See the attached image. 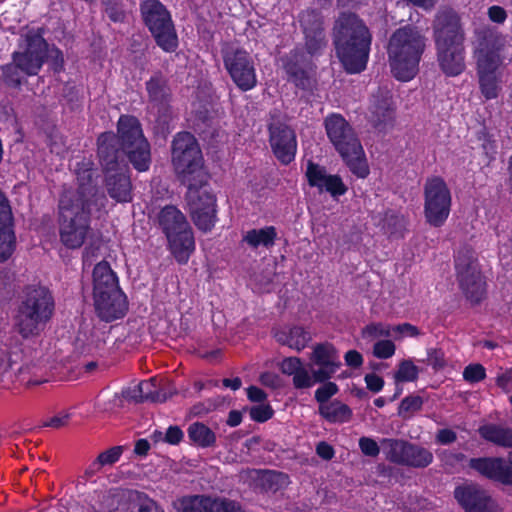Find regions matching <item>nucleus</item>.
I'll return each instance as SVG.
<instances>
[{"label":"nucleus","mask_w":512,"mask_h":512,"mask_svg":"<svg viewBox=\"0 0 512 512\" xmlns=\"http://www.w3.org/2000/svg\"><path fill=\"white\" fill-rule=\"evenodd\" d=\"M120 144L130 162L138 171L150 166V146L145 139L139 121L133 116L123 115L118 120V139L111 132L98 138V155L106 175V187L111 198L118 202L132 200L131 182L125 165L118 162Z\"/></svg>","instance_id":"1"},{"label":"nucleus","mask_w":512,"mask_h":512,"mask_svg":"<svg viewBox=\"0 0 512 512\" xmlns=\"http://www.w3.org/2000/svg\"><path fill=\"white\" fill-rule=\"evenodd\" d=\"M93 169L84 161L76 169L78 188L64 190L59 201V235L68 249L80 248L92 235L90 217L105 204L104 195L98 194L93 184Z\"/></svg>","instance_id":"2"},{"label":"nucleus","mask_w":512,"mask_h":512,"mask_svg":"<svg viewBox=\"0 0 512 512\" xmlns=\"http://www.w3.org/2000/svg\"><path fill=\"white\" fill-rule=\"evenodd\" d=\"M336 54L348 73L366 68L371 35L365 24L354 14H342L334 28Z\"/></svg>","instance_id":"3"},{"label":"nucleus","mask_w":512,"mask_h":512,"mask_svg":"<svg viewBox=\"0 0 512 512\" xmlns=\"http://www.w3.org/2000/svg\"><path fill=\"white\" fill-rule=\"evenodd\" d=\"M433 28L441 70L447 76L461 74L465 69L464 33L458 15L450 9L439 11Z\"/></svg>","instance_id":"4"},{"label":"nucleus","mask_w":512,"mask_h":512,"mask_svg":"<svg viewBox=\"0 0 512 512\" xmlns=\"http://www.w3.org/2000/svg\"><path fill=\"white\" fill-rule=\"evenodd\" d=\"M426 47L425 35L416 27L405 26L390 36L387 54L393 76L403 82L412 80Z\"/></svg>","instance_id":"5"},{"label":"nucleus","mask_w":512,"mask_h":512,"mask_svg":"<svg viewBox=\"0 0 512 512\" xmlns=\"http://www.w3.org/2000/svg\"><path fill=\"white\" fill-rule=\"evenodd\" d=\"M93 301L97 316L105 322L122 318L128 308L117 276L105 261L93 270Z\"/></svg>","instance_id":"6"},{"label":"nucleus","mask_w":512,"mask_h":512,"mask_svg":"<svg viewBox=\"0 0 512 512\" xmlns=\"http://www.w3.org/2000/svg\"><path fill=\"white\" fill-rule=\"evenodd\" d=\"M325 129L351 173L358 178H366L370 172L367 158L350 124L340 114H331L325 119Z\"/></svg>","instance_id":"7"},{"label":"nucleus","mask_w":512,"mask_h":512,"mask_svg":"<svg viewBox=\"0 0 512 512\" xmlns=\"http://www.w3.org/2000/svg\"><path fill=\"white\" fill-rule=\"evenodd\" d=\"M504 40L492 32L479 35L475 42L474 57L482 94L486 99H494L499 92L500 76L497 73L502 63L500 51Z\"/></svg>","instance_id":"8"},{"label":"nucleus","mask_w":512,"mask_h":512,"mask_svg":"<svg viewBox=\"0 0 512 512\" xmlns=\"http://www.w3.org/2000/svg\"><path fill=\"white\" fill-rule=\"evenodd\" d=\"M53 309V298L46 287H29L18 313L17 325L21 335H37L52 316Z\"/></svg>","instance_id":"9"},{"label":"nucleus","mask_w":512,"mask_h":512,"mask_svg":"<svg viewBox=\"0 0 512 512\" xmlns=\"http://www.w3.org/2000/svg\"><path fill=\"white\" fill-rule=\"evenodd\" d=\"M158 223L177 262L187 263L195 249V241L183 213L175 206H165L158 214Z\"/></svg>","instance_id":"10"},{"label":"nucleus","mask_w":512,"mask_h":512,"mask_svg":"<svg viewBox=\"0 0 512 512\" xmlns=\"http://www.w3.org/2000/svg\"><path fill=\"white\" fill-rule=\"evenodd\" d=\"M172 163L183 184L205 183L209 175L203 167L201 150L194 136L178 133L172 144Z\"/></svg>","instance_id":"11"},{"label":"nucleus","mask_w":512,"mask_h":512,"mask_svg":"<svg viewBox=\"0 0 512 512\" xmlns=\"http://www.w3.org/2000/svg\"><path fill=\"white\" fill-rule=\"evenodd\" d=\"M141 14L156 43L166 52H173L178 46L175 28L165 6L159 0H143Z\"/></svg>","instance_id":"12"},{"label":"nucleus","mask_w":512,"mask_h":512,"mask_svg":"<svg viewBox=\"0 0 512 512\" xmlns=\"http://www.w3.org/2000/svg\"><path fill=\"white\" fill-rule=\"evenodd\" d=\"M187 186V206L194 224L198 229L210 231L216 222V197L212 193L208 181L192 182Z\"/></svg>","instance_id":"13"},{"label":"nucleus","mask_w":512,"mask_h":512,"mask_svg":"<svg viewBox=\"0 0 512 512\" xmlns=\"http://www.w3.org/2000/svg\"><path fill=\"white\" fill-rule=\"evenodd\" d=\"M452 196L446 182L440 177H431L424 184V216L433 227H441L449 217Z\"/></svg>","instance_id":"14"},{"label":"nucleus","mask_w":512,"mask_h":512,"mask_svg":"<svg viewBox=\"0 0 512 512\" xmlns=\"http://www.w3.org/2000/svg\"><path fill=\"white\" fill-rule=\"evenodd\" d=\"M223 62L230 78L240 90L249 91L256 86L254 61L246 50L227 47L223 51Z\"/></svg>","instance_id":"15"},{"label":"nucleus","mask_w":512,"mask_h":512,"mask_svg":"<svg viewBox=\"0 0 512 512\" xmlns=\"http://www.w3.org/2000/svg\"><path fill=\"white\" fill-rule=\"evenodd\" d=\"M455 267L460 286L472 303H478L485 294V283L478 263L470 250L458 252Z\"/></svg>","instance_id":"16"},{"label":"nucleus","mask_w":512,"mask_h":512,"mask_svg":"<svg viewBox=\"0 0 512 512\" xmlns=\"http://www.w3.org/2000/svg\"><path fill=\"white\" fill-rule=\"evenodd\" d=\"M21 49V51L14 52V62L24 74H37L46 57L47 45L45 40L39 33L29 32L25 35Z\"/></svg>","instance_id":"17"},{"label":"nucleus","mask_w":512,"mask_h":512,"mask_svg":"<svg viewBox=\"0 0 512 512\" xmlns=\"http://www.w3.org/2000/svg\"><path fill=\"white\" fill-rule=\"evenodd\" d=\"M270 145L276 158L283 164L294 160L297 151L295 132L286 124L273 123L269 127Z\"/></svg>","instance_id":"18"},{"label":"nucleus","mask_w":512,"mask_h":512,"mask_svg":"<svg viewBox=\"0 0 512 512\" xmlns=\"http://www.w3.org/2000/svg\"><path fill=\"white\" fill-rule=\"evenodd\" d=\"M454 495L467 512H497V507L487 492L475 484L457 487Z\"/></svg>","instance_id":"19"},{"label":"nucleus","mask_w":512,"mask_h":512,"mask_svg":"<svg viewBox=\"0 0 512 512\" xmlns=\"http://www.w3.org/2000/svg\"><path fill=\"white\" fill-rule=\"evenodd\" d=\"M178 512H243L233 502L206 496H186L174 502Z\"/></svg>","instance_id":"20"},{"label":"nucleus","mask_w":512,"mask_h":512,"mask_svg":"<svg viewBox=\"0 0 512 512\" xmlns=\"http://www.w3.org/2000/svg\"><path fill=\"white\" fill-rule=\"evenodd\" d=\"M306 176L310 186L316 187L319 192L329 193L333 198L347 192V187L340 176L328 174L324 167L311 161L307 164Z\"/></svg>","instance_id":"21"},{"label":"nucleus","mask_w":512,"mask_h":512,"mask_svg":"<svg viewBox=\"0 0 512 512\" xmlns=\"http://www.w3.org/2000/svg\"><path fill=\"white\" fill-rule=\"evenodd\" d=\"M469 466L489 479L512 484V453L508 462L501 458H472Z\"/></svg>","instance_id":"22"},{"label":"nucleus","mask_w":512,"mask_h":512,"mask_svg":"<svg viewBox=\"0 0 512 512\" xmlns=\"http://www.w3.org/2000/svg\"><path fill=\"white\" fill-rule=\"evenodd\" d=\"M311 360L319 367L315 373L321 382L329 379L341 365L336 349L329 343L316 345Z\"/></svg>","instance_id":"23"},{"label":"nucleus","mask_w":512,"mask_h":512,"mask_svg":"<svg viewBox=\"0 0 512 512\" xmlns=\"http://www.w3.org/2000/svg\"><path fill=\"white\" fill-rule=\"evenodd\" d=\"M299 20L305 34L308 52L314 54L325 45L322 18L319 13L307 10L300 14Z\"/></svg>","instance_id":"24"},{"label":"nucleus","mask_w":512,"mask_h":512,"mask_svg":"<svg viewBox=\"0 0 512 512\" xmlns=\"http://www.w3.org/2000/svg\"><path fill=\"white\" fill-rule=\"evenodd\" d=\"M281 372L292 377L296 389H309L320 382L315 372L311 373L298 357H287L279 366Z\"/></svg>","instance_id":"25"},{"label":"nucleus","mask_w":512,"mask_h":512,"mask_svg":"<svg viewBox=\"0 0 512 512\" xmlns=\"http://www.w3.org/2000/svg\"><path fill=\"white\" fill-rule=\"evenodd\" d=\"M370 112L372 121L377 126L386 124L393 119L394 106L388 90H381L377 96H373Z\"/></svg>","instance_id":"26"},{"label":"nucleus","mask_w":512,"mask_h":512,"mask_svg":"<svg viewBox=\"0 0 512 512\" xmlns=\"http://www.w3.org/2000/svg\"><path fill=\"white\" fill-rule=\"evenodd\" d=\"M276 340L292 349L300 351L310 342L311 336L300 326L285 327L275 333Z\"/></svg>","instance_id":"27"},{"label":"nucleus","mask_w":512,"mask_h":512,"mask_svg":"<svg viewBox=\"0 0 512 512\" xmlns=\"http://www.w3.org/2000/svg\"><path fill=\"white\" fill-rule=\"evenodd\" d=\"M318 412L327 422L341 424L350 421L352 418L351 408L338 399L318 407Z\"/></svg>","instance_id":"28"},{"label":"nucleus","mask_w":512,"mask_h":512,"mask_svg":"<svg viewBox=\"0 0 512 512\" xmlns=\"http://www.w3.org/2000/svg\"><path fill=\"white\" fill-rule=\"evenodd\" d=\"M276 237V229L273 226H266L247 231L243 236V241L253 249L259 247L268 249L274 245Z\"/></svg>","instance_id":"29"},{"label":"nucleus","mask_w":512,"mask_h":512,"mask_svg":"<svg viewBox=\"0 0 512 512\" xmlns=\"http://www.w3.org/2000/svg\"><path fill=\"white\" fill-rule=\"evenodd\" d=\"M479 433L482 438L494 444L512 447V429L489 424L480 427Z\"/></svg>","instance_id":"30"},{"label":"nucleus","mask_w":512,"mask_h":512,"mask_svg":"<svg viewBox=\"0 0 512 512\" xmlns=\"http://www.w3.org/2000/svg\"><path fill=\"white\" fill-rule=\"evenodd\" d=\"M189 439L197 446L206 448L214 445L215 433L206 425L200 422L192 423L188 428Z\"/></svg>","instance_id":"31"},{"label":"nucleus","mask_w":512,"mask_h":512,"mask_svg":"<svg viewBox=\"0 0 512 512\" xmlns=\"http://www.w3.org/2000/svg\"><path fill=\"white\" fill-rule=\"evenodd\" d=\"M409 443L395 439H384L381 442V449L386 458L394 463L403 464L405 454L408 453L410 448Z\"/></svg>","instance_id":"32"},{"label":"nucleus","mask_w":512,"mask_h":512,"mask_svg":"<svg viewBox=\"0 0 512 512\" xmlns=\"http://www.w3.org/2000/svg\"><path fill=\"white\" fill-rule=\"evenodd\" d=\"M382 229L389 237L400 238L406 229V220L402 215L388 211L383 218Z\"/></svg>","instance_id":"33"},{"label":"nucleus","mask_w":512,"mask_h":512,"mask_svg":"<svg viewBox=\"0 0 512 512\" xmlns=\"http://www.w3.org/2000/svg\"><path fill=\"white\" fill-rule=\"evenodd\" d=\"M146 89L150 102L156 106L163 105L166 102L167 92L165 80L161 75H154L146 83Z\"/></svg>","instance_id":"34"},{"label":"nucleus","mask_w":512,"mask_h":512,"mask_svg":"<svg viewBox=\"0 0 512 512\" xmlns=\"http://www.w3.org/2000/svg\"><path fill=\"white\" fill-rule=\"evenodd\" d=\"M405 455L403 464L413 467H426L433 460V455L429 450L412 444Z\"/></svg>","instance_id":"35"},{"label":"nucleus","mask_w":512,"mask_h":512,"mask_svg":"<svg viewBox=\"0 0 512 512\" xmlns=\"http://www.w3.org/2000/svg\"><path fill=\"white\" fill-rule=\"evenodd\" d=\"M15 247L12 222L0 225V262L8 259Z\"/></svg>","instance_id":"36"},{"label":"nucleus","mask_w":512,"mask_h":512,"mask_svg":"<svg viewBox=\"0 0 512 512\" xmlns=\"http://www.w3.org/2000/svg\"><path fill=\"white\" fill-rule=\"evenodd\" d=\"M140 392L143 394L144 401L164 402L169 395L159 388L156 378L140 382Z\"/></svg>","instance_id":"37"},{"label":"nucleus","mask_w":512,"mask_h":512,"mask_svg":"<svg viewBox=\"0 0 512 512\" xmlns=\"http://www.w3.org/2000/svg\"><path fill=\"white\" fill-rule=\"evenodd\" d=\"M122 452L123 448L121 446H115L102 452L89 466V471L94 473L99 471L103 466L116 463L120 459Z\"/></svg>","instance_id":"38"},{"label":"nucleus","mask_w":512,"mask_h":512,"mask_svg":"<svg viewBox=\"0 0 512 512\" xmlns=\"http://www.w3.org/2000/svg\"><path fill=\"white\" fill-rule=\"evenodd\" d=\"M419 369L411 360H403L394 375L396 382H413L418 378Z\"/></svg>","instance_id":"39"},{"label":"nucleus","mask_w":512,"mask_h":512,"mask_svg":"<svg viewBox=\"0 0 512 512\" xmlns=\"http://www.w3.org/2000/svg\"><path fill=\"white\" fill-rule=\"evenodd\" d=\"M362 337L374 340L381 337H392V325L384 323H372L362 330Z\"/></svg>","instance_id":"40"},{"label":"nucleus","mask_w":512,"mask_h":512,"mask_svg":"<svg viewBox=\"0 0 512 512\" xmlns=\"http://www.w3.org/2000/svg\"><path fill=\"white\" fill-rule=\"evenodd\" d=\"M3 78L6 84L12 87H17L21 84L23 78V72L19 66L13 61L11 64H7L2 68Z\"/></svg>","instance_id":"41"},{"label":"nucleus","mask_w":512,"mask_h":512,"mask_svg":"<svg viewBox=\"0 0 512 512\" xmlns=\"http://www.w3.org/2000/svg\"><path fill=\"white\" fill-rule=\"evenodd\" d=\"M396 351V346L389 339L379 340L374 344L373 355L378 359H389Z\"/></svg>","instance_id":"42"},{"label":"nucleus","mask_w":512,"mask_h":512,"mask_svg":"<svg viewBox=\"0 0 512 512\" xmlns=\"http://www.w3.org/2000/svg\"><path fill=\"white\" fill-rule=\"evenodd\" d=\"M420 335L419 329L410 324V323H403L399 325H392V337L396 341H400L407 337H417Z\"/></svg>","instance_id":"43"},{"label":"nucleus","mask_w":512,"mask_h":512,"mask_svg":"<svg viewBox=\"0 0 512 512\" xmlns=\"http://www.w3.org/2000/svg\"><path fill=\"white\" fill-rule=\"evenodd\" d=\"M337 393L338 386L333 382H327L315 391V399L319 403V406H321L322 404L329 403L331 401L330 398Z\"/></svg>","instance_id":"44"},{"label":"nucleus","mask_w":512,"mask_h":512,"mask_svg":"<svg viewBox=\"0 0 512 512\" xmlns=\"http://www.w3.org/2000/svg\"><path fill=\"white\" fill-rule=\"evenodd\" d=\"M250 417L257 422H265L273 416V409L269 404L261 403L250 408Z\"/></svg>","instance_id":"45"},{"label":"nucleus","mask_w":512,"mask_h":512,"mask_svg":"<svg viewBox=\"0 0 512 512\" xmlns=\"http://www.w3.org/2000/svg\"><path fill=\"white\" fill-rule=\"evenodd\" d=\"M422 403L423 401L419 396L406 397L400 403L399 414L406 416L408 413H413L421 408Z\"/></svg>","instance_id":"46"},{"label":"nucleus","mask_w":512,"mask_h":512,"mask_svg":"<svg viewBox=\"0 0 512 512\" xmlns=\"http://www.w3.org/2000/svg\"><path fill=\"white\" fill-rule=\"evenodd\" d=\"M485 368L480 364L469 365L464 369L463 377L466 381L475 383L485 378Z\"/></svg>","instance_id":"47"},{"label":"nucleus","mask_w":512,"mask_h":512,"mask_svg":"<svg viewBox=\"0 0 512 512\" xmlns=\"http://www.w3.org/2000/svg\"><path fill=\"white\" fill-rule=\"evenodd\" d=\"M359 447L366 456L375 457L379 454L381 446L375 440L369 437H362L359 440Z\"/></svg>","instance_id":"48"},{"label":"nucleus","mask_w":512,"mask_h":512,"mask_svg":"<svg viewBox=\"0 0 512 512\" xmlns=\"http://www.w3.org/2000/svg\"><path fill=\"white\" fill-rule=\"evenodd\" d=\"M496 385L505 392L512 390V368L501 371L497 374Z\"/></svg>","instance_id":"49"},{"label":"nucleus","mask_w":512,"mask_h":512,"mask_svg":"<svg viewBox=\"0 0 512 512\" xmlns=\"http://www.w3.org/2000/svg\"><path fill=\"white\" fill-rule=\"evenodd\" d=\"M122 397L125 400L133 401V402H143V394L140 392V383L134 385L132 387H128L124 389L121 393Z\"/></svg>","instance_id":"50"},{"label":"nucleus","mask_w":512,"mask_h":512,"mask_svg":"<svg viewBox=\"0 0 512 512\" xmlns=\"http://www.w3.org/2000/svg\"><path fill=\"white\" fill-rule=\"evenodd\" d=\"M12 222V213L8 201L0 191V225Z\"/></svg>","instance_id":"51"},{"label":"nucleus","mask_w":512,"mask_h":512,"mask_svg":"<svg viewBox=\"0 0 512 512\" xmlns=\"http://www.w3.org/2000/svg\"><path fill=\"white\" fill-rule=\"evenodd\" d=\"M12 354L8 351L7 347L0 340V371H6L12 366Z\"/></svg>","instance_id":"52"},{"label":"nucleus","mask_w":512,"mask_h":512,"mask_svg":"<svg viewBox=\"0 0 512 512\" xmlns=\"http://www.w3.org/2000/svg\"><path fill=\"white\" fill-rule=\"evenodd\" d=\"M365 383L367 388L373 392H379L384 386L383 379L374 373L365 376Z\"/></svg>","instance_id":"53"},{"label":"nucleus","mask_w":512,"mask_h":512,"mask_svg":"<svg viewBox=\"0 0 512 512\" xmlns=\"http://www.w3.org/2000/svg\"><path fill=\"white\" fill-rule=\"evenodd\" d=\"M488 16L491 21L498 24H502L505 22L507 18V13L504 10V8L494 5L488 9Z\"/></svg>","instance_id":"54"},{"label":"nucleus","mask_w":512,"mask_h":512,"mask_svg":"<svg viewBox=\"0 0 512 512\" xmlns=\"http://www.w3.org/2000/svg\"><path fill=\"white\" fill-rule=\"evenodd\" d=\"M183 438V432L178 426H170L165 434V441L169 444L176 445Z\"/></svg>","instance_id":"55"},{"label":"nucleus","mask_w":512,"mask_h":512,"mask_svg":"<svg viewBox=\"0 0 512 512\" xmlns=\"http://www.w3.org/2000/svg\"><path fill=\"white\" fill-rule=\"evenodd\" d=\"M260 382L264 386H267L270 388H277L281 384V380H280L279 376L272 372H265V373L261 374Z\"/></svg>","instance_id":"56"},{"label":"nucleus","mask_w":512,"mask_h":512,"mask_svg":"<svg viewBox=\"0 0 512 512\" xmlns=\"http://www.w3.org/2000/svg\"><path fill=\"white\" fill-rule=\"evenodd\" d=\"M456 438V433L451 429H441L436 435V441L442 445L453 443Z\"/></svg>","instance_id":"57"},{"label":"nucleus","mask_w":512,"mask_h":512,"mask_svg":"<svg viewBox=\"0 0 512 512\" xmlns=\"http://www.w3.org/2000/svg\"><path fill=\"white\" fill-rule=\"evenodd\" d=\"M345 362L348 366L357 368L362 365L363 363V357L362 355L356 351V350H350L345 354Z\"/></svg>","instance_id":"58"},{"label":"nucleus","mask_w":512,"mask_h":512,"mask_svg":"<svg viewBox=\"0 0 512 512\" xmlns=\"http://www.w3.org/2000/svg\"><path fill=\"white\" fill-rule=\"evenodd\" d=\"M247 396L249 400L259 402L260 404L267 398L266 393L256 386H251L247 389Z\"/></svg>","instance_id":"59"},{"label":"nucleus","mask_w":512,"mask_h":512,"mask_svg":"<svg viewBox=\"0 0 512 512\" xmlns=\"http://www.w3.org/2000/svg\"><path fill=\"white\" fill-rule=\"evenodd\" d=\"M317 454L324 460H330L334 456V449L326 442H320L316 447Z\"/></svg>","instance_id":"60"},{"label":"nucleus","mask_w":512,"mask_h":512,"mask_svg":"<svg viewBox=\"0 0 512 512\" xmlns=\"http://www.w3.org/2000/svg\"><path fill=\"white\" fill-rule=\"evenodd\" d=\"M69 414L62 413L59 415H56L52 417L48 422L47 426L53 427V428H60L68 423Z\"/></svg>","instance_id":"61"},{"label":"nucleus","mask_w":512,"mask_h":512,"mask_svg":"<svg viewBox=\"0 0 512 512\" xmlns=\"http://www.w3.org/2000/svg\"><path fill=\"white\" fill-rule=\"evenodd\" d=\"M242 421V415L239 411L233 410L229 413L227 424L231 427L238 426Z\"/></svg>","instance_id":"62"},{"label":"nucleus","mask_w":512,"mask_h":512,"mask_svg":"<svg viewBox=\"0 0 512 512\" xmlns=\"http://www.w3.org/2000/svg\"><path fill=\"white\" fill-rule=\"evenodd\" d=\"M500 239H499V244H500V247H499V254L501 255V257L505 258V257H508L509 255H512V243H511V246H508L505 242H504V236H499Z\"/></svg>","instance_id":"63"},{"label":"nucleus","mask_w":512,"mask_h":512,"mask_svg":"<svg viewBox=\"0 0 512 512\" xmlns=\"http://www.w3.org/2000/svg\"><path fill=\"white\" fill-rule=\"evenodd\" d=\"M149 447V443L146 440L140 439L135 445V452L140 455L146 454V452L149 450Z\"/></svg>","instance_id":"64"}]
</instances>
